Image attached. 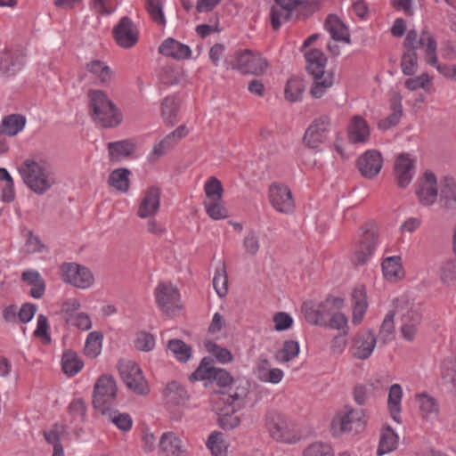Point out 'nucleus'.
Masks as SVG:
<instances>
[{
	"label": "nucleus",
	"mask_w": 456,
	"mask_h": 456,
	"mask_svg": "<svg viewBox=\"0 0 456 456\" xmlns=\"http://www.w3.org/2000/svg\"><path fill=\"white\" fill-rule=\"evenodd\" d=\"M401 256H394L387 257L382 262L384 277L389 281H395L403 277V266Z\"/></svg>",
	"instance_id": "nucleus-37"
},
{
	"label": "nucleus",
	"mask_w": 456,
	"mask_h": 456,
	"mask_svg": "<svg viewBox=\"0 0 456 456\" xmlns=\"http://www.w3.org/2000/svg\"><path fill=\"white\" fill-rule=\"evenodd\" d=\"M155 338L152 334L146 331H139L136 334L134 346L139 351L149 352L154 348Z\"/></svg>",
	"instance_id": "nucleus-59"
},
{
	"label": "nucleus",
	"mask_w": 456,
	"mask_h": 456,
	"mask_svg": "<svg viewBox=\"0 0 456 456\" xmlns=\"http://www.w3.org/2000/svg\"><path fill=\"white\" fill-rule=\"evenodd\" d=\"M155 298L158 306L165 313H169L171 307L180 308V293L176 286L172 283L160 282L155 289Z\"/></svg>",
	"instance_id": "nucleus-15"
},
{
	"label": "nucleus",
	"mask_w": 456,
	"mask_h": 456,
	"mask_svg": "<svg viewBox=\"0 0 456 456\" xmlns=\"http://www.w3.org/2000/svg\"><path fill=\"white\" fill-rule=\"evenodd\" d=\"M370 127L361 116H354L348 127V139L353 143H361L368 141Z\"/></svg>",
	"instance_id": "nucleus-31"
},
{
	"label": "nucleus",
	"mask_w": 456,
	"mask_h": 456,
	"mask_svg": "<svg viewBox=\"0 0 456 456\" xmlns=\"http://www.w3.org/2000/svg\"><path fill=\"white\" fill-rule=\"evenodd\" d=\"M356 165L362 176L371 179L380 172L383 159L379 151L369 150L358 158Z\"/></svg>",
	"instance_id": "nucleus-17"
},
{
	"label": "nucleus",
	"mask_w": 456,
	"mask_h": 456,
	"mask_svg": "<svg viewBox=\"0 0 456 456\" xmlns=\"http://www.w3.org/2000/svg\"><path fill=\"white\" fill-rule=\"evenodd\" d=\"M329 126V117L323 116L315 119L306 129L303 142L310 149H317L324 142Z\"/></svg>",
	"instance_id": "nucleus-16"
},
{
	"label": "nucleus",
	"mask_w": 456,
	"mask_h": 456,
	"mask_svg": "<svg viewBox=\"0 0 456 456\" xmlns=\"http://www.w3.org/2000/svg\"><path fill=\"white\" fill-rule=\"evenodd\" d=\"M86 69L98 78L99 84L102 86L110 85L113 78V71L102 61H92L86 64Z\"/></svg>",
	"instance_id": "nucleus-35"
},
{
	"label": "nucleus",
	"mask_w": 456,
	"mask_h": 456,
	"mask_svg": "<svg viewBox=\"0 0 456 456\" xmlns=\"http://www.w3.org/2000/svg\"><path fill=\"white\" fill-rule=\"evenodd\" d=\"M191 382L207 380L216 382L220 387H230L234 379L224 369L214 366V360L210 357H204L197 369L189 376Z\"/></svg>",
	"instance_id": "nucleus-6"
},
{
	"label": "nucleus",
	"mask_w": 456,
	"mask_h": 456,
	"mask_svg": "<svg viewBox=\"0 0 456 456\" xmlns=\"http://www.w3.org/2000/svg\"><path fill=\"white\" fill-rule=\"evenodd\" d=\"M181 77V69L174 66L163 67L159 76L160 83L167 86L179 84Z\"/></svg>",
	"instance_id": "nucleus-45"
},
{
	"label": "nucleus",
	"mask_w": 456,
	"mask_h": 456,
	"mask_svg": "<svg viewBox=\"0 0 456 456\" xmlns=\"http://www.w3.org/2000/svg\"><path fill=\"white\" fill-rule=\"evenodd\" d=\"M204 207L207 214L214 220L228 216L227 209L222 205V200H205Z\"/></svg>",
	"instance_id": "nucleus-54"
},
{
	"label": "nucleus",
	"mask_w": 456,
	"mask_h": 456,
	"mask_svg": "<svg viewBox=\"0 0 456 456\" xmlns=\"http://www.w3.org/2000/svg\"><path fill=\"white\" fill-rule=\"evenodd\" d=\"M61 271L63 281L77 288L87 289L94 283L92 272L84 265L76 263L63 264Z\"/></svg>",
	"instance_id": "nucleus-11"
},
{
	"label": "nucleus",
	"mask_w": 456,
	"mask_h": 456,
	"mask_svg": "<svg viewBox=\"0 0 456 456\" xmlns=\"http://www.w3.org/2000/svg\"><path fill=\"white\" fill-rule=\"evenodd\" d=\"M130 174L131 171L126 167L117 168L110 174L108 183L117 191L126 193L130 188Z\"/></svg>",
	"instance_id": "nucleus-36"
},
{
	"label": "nucleus",
	"mask_w": 456,
	"mask_h": 456,
	"mask_svg": "<svg viewBox=\"0 0 456 456\" xmlns=\"http://www.w3.org/2000/svg\"><path fill=\"white\" fill-rule=\"evenodd\" d=\"M69 414L74 419H79L84 421L86 419V405L83 398L73 400L68 407Z\"/></svg>",
	"instance_id": "nucleus-64"
},
{
	"label": "nucleus",
	"mask_w": 456,
	"mask_h": 456,
	"mask_svg": "<svg viewBox=\"0 0 456 456\" xmlns=\"http://www.w3.org/2000/svg\"><path fill=\"white\" fill-rule=\"evenodd\" d=\"M159 53L164 56L182 61L191 57V50L189 45L182 44L172 37H168L159 45Z\"/></svg>",
	"instance_id": "nucleus-24"
},
{
	"label": "nucleus",
	"mask_w": 456,
	"mask_h": 456,
	"mask_svg": "<svg viewBox=\"0 0 456 456\" xmlns=\"http://www.w3.org/2000/svg\"><path fill=\"white\" fill-rule=\"evenodd\" d=\"M274 2L275 4L272 6L270 12L271 24L274 30L280 28L281 18L283 20H289L298 4H306L299 0H274Z\"/></svg>",
	"instance_id": "nucleus-20"
},
{
	"label": "nucleus",
	"mask_w": 456,
	"mask_h": 456,
	"mask_svg": "<svg viewBox=\"0 0 456 456\" xmlns=\"http://www.w3.org/2000/svg\"><path fill=\"white\" fill-rule=\"evenodd\" d=\"M416 194L422 205L430 206L436 201L438 191L436 186L419 185Z\"/></svg>",
	"instance_id": "nucleus-55"
},
{
	"label": "nucleus",
	"mask_w": 456,
	"mask_h": 456,
	"mask_svg": "<svg viewBox=\"0 0 456 456\" xmlns=\"http://www.w3.org/2000/svg\"><path fill=\"white\" fill-rule=\"evenodd\" d=\"M265 426L270 436L279 442L290 443V433L286 416L281 412L271 410L265 414Z\"/></svg>",
	"instance_id": "nucleus-14"
},
{
	"label": "nucleus",
	"mask_w": 456,
	"mask_h": 456,
	"mask_svg": "<svg viewBox=\"0 0 456 456\" xmlns=\"http://www.w3.org/2000/svg\"><path fill=\"white\" fill-rule=\"evenodd\" d=\"M103 335L100 331L90 332L87 336L84 353L86 356L95 358L101 353Z\"/></svg>",
	"instance_id": "nucleus-44"
},
{
	"label": "nucleus",
	"mask_w": 456,
	"mask_h": 456,
	"mask_svg": "<svg viewBox=\"0 0 456 456\" xmlns=\"http://www.w3.org/2000/svg\"><path fill=\"white\" fill-rule=\"evenodd\" d=\"M21 280L31 286L29 295L36 298H41L45 291V282L40 273L36 270H26L21 273Z\"/></svg>",
	"instance_id": "nucleus-32"
},
{
	"label": "nucleus",
	"mask_w": 456,
	"mask_h": 456,
	"mask_svg": "<svg viewBox=\"0 0 456 456\" xmlns=\"http://www.w3.org/2000/svg\"><path fill=\"white\" fill-rule=\"evenodd\" d=\"M25 184L35 193L44 194L55 183L52 165L45 159H26L20 168Z\"/></svg>",
	"instance_id": "nucleus-2"
},
{
	"label": "nucleus",
	"mask_w": 456,
	"mask_h": 456,
	"mask_svg": "<svg viewBox=\"0 0 456 456\" xmlns=\"http://www.w3.org/2000/svg\"><path fill=\"white\" fill-rule=\"evenodd\" d=\"M403 396L402 387L398 384L390 387L388 394V409L392 419L400 423L399 414L401 412V400Z\"/></svg>",
	"instance_id": "nucleus-39"
},
{
	"label": "nucleus",
	"mask_w": 456,
	"mask_h": 456,
	"mask_svg": "<svg viewBox=\"0 0 456 456\" xmlns=\"http://www.w3.org/2000/svg\"><path fill=\"white\" fill-rule=\"evenodd\" d=\"M343 306L344 299L342 297H335L330 295L324 301L316 305H314L312 302L305 303L302 310L307 322L317 326H326L327 318L336 311H339Z\"/></svg>",
	"instance_id": "nucleus-5"
},
{
	"label": "nucleus",
	"mask_w": 456,
	"mask_h": 456,
	"mask_svg": "<svg viewBox=\"0 0 456 456\" xmlns=\"http://www.w3.org/2000/svg\"><path fill=\"white\" fill-rule=\"evenodd\" d=\"M204 191L207 197L206 200H222L223 199V185L215 176H211L207 180L204 185Z\"/></svg>",
	"instance_id": "nucleus-46"
},
{
	"label": "nucleus",
	"mask_w": 456,
	"mask_h": 456,
	"mask_svg": "<svg viewBox=\"0 0 456 456\" xmlns=\"http://www.w3.org/2000/svg\"><path fill=\"white\" fill-rule=\"evenodd\" d=\"M118 369L126 386L134 393L146 395L150 393V387L145 380L140 366L129 360H120Z\"/></svg>",
	"instance_id": "nucleus-8"
},
{
	"label": "nucleus",
	"mask_w": 456,
	"mask_h": 456,
	"mask_svg": "<svg viewBox=\"0 0 456 456\" xmlns=\"http://www.w3.org/2000/svg\"><path fill=\"white\" fill-rule=\"evenodd\" d=\"M271 205L275 210L282 214H291L295 208V203L290 189L284 183H273L268 191Z\"/></svg>",
	"instance_id": "nucleus-10"
},
{
	"label": "nucleus",
	"mask_w": 456,
	"mask_h": 456,
	"mask_svg": "<svg viewBox=\"0 0 456 456\" xmlns=\"http://www.w3.org/2000/svg\"><path fill=\"white\" fill-rule=\"evenodd\" d=\"M324 26L333 40L350 44L348 28L336 14H329Z\"/></svg>",
	"instance_id": "nucleus-27"
},
{
	"label": "nucleus",
	"mask_w": 456,
	"mask_h": 456,
	"mask_svg": "<svg viewBox=\"0 0 456 456\" xmlns=\"http://www.w3.org/2000/svg\"><path fill=\"white\" fill-rule=\"evenodd\" d=\"M205 347L215 358L221 363H228L233 360V355L230 350L222 347L213 341H207Z\"/></svg>",
	"instance_id": "nucleus-47"
},
{
	"label": "nucleus",
	"mask_w": 456,
	"mask_h": 456,
	"mask_svg": "<svg viewBox=\"0 0 456 456\" xmlns=\"http://www.w3.org/2000/svg\"><path fill=\"white\" fill-rule=\"evenodd\" d=\"M107 147L110 162H118L122 159H126L133 155L135 151L136 144L133 140L126 139L109 142Z\"/></svg>",
	"instance_id": "nucleus-25"
},
{
	"label": "nucleus",
	"mask_w": 456,
	"mask_h": 456,
	"mask_svg": "<svg viewBox=\"0 0 456 456\" xmlns=\"http://www.w3.org/2000/svg\"><path fill=\"white\" fill-rule=\"evenodd\" d=\"M398 443V436L395 433L390 426H387L382 429L379 444L378 447V455H384L396 449Z\"/></svg>",
	"instance_id": "nucleus-38"
},
{
	"label": "nucleus",
	"mask_w": 456,
	"mask_h": 456,
	"mask_svg": "<svg viewBox=\"0 0 456 456\" xmlns=\"http://www.w3.org/2000/svg\"><path fill=\"white\" fill-rule=\"evenodd\" d=\"M395 315V311H389L381 326L379 329V338L383 345H385L387 340L389 339V337L394 333L395 331V323H394V318Z\"/></svg>",
	"instance_id": "nucleus-58"
},
{
	"label": "nucleus",
	"mask_w": 456,
	"mask_h": 456,
	"mask_svg": "<svg viewBox=\"0 0 456 456\" xmlns=\"http://www.w3.org/2000/svg\"><path fill=\"white\" fill-rule=\"evenodd\" d=\"M88 109L92 120L103 128L119 126L123 115L118 106L109 98L106 92L89 89L87 92Z\"/></svg>",
	"instance_id": "nucleus-1"
},
{
	"label": "nucleus",
	"mask_w": 456,
	"mask_h": 456,
	"mask_svg": "<svg viewBox=\"0 0 456 456\" xmlns=\"http://www.w3.org/2000/svg\"><path fill=\"white\" fill-rule=\"evenodd\" d=\"M346 411L341 415L337 416L331 423L332 430L337 433L338 428L339 433L348 432L358 434L365 428L366 421L364 420L363 410H354L346 408Z\"/></svg>",
	"instance_id": "nucleus-9"
},
{
	"label": "nucleus",
	"mask_w": 456,
	"mask_h": 456,
	"mask_svg": "<svg viewBox=\"0 0 456 456\" xmlns=\"http://www.w3.org/2000/svg\"><path fill=\"white\" fill-rule=\"evenodd\" d=\"M368 224L362 226V236L359 240L354 251V263L356 265L367 263L371 256L379 239V233L374 226L367 227Z\"/></svg>",
	"instance_id": "nucleus-13"
},
{
	"label": "nucleus",
	"mask_w": 456,
	"mask_h": 456,
	"mask_svg": "<svg viewBox=\"0 0 456 456\" xmlns=\"http://www.w3.org/2000/svg\"><path fill=\"white\" fill-rule=\"evenodd\" d=\"M415 161L408 153H401L397 156L394 165V174L398 187L406 188L413 178Z\"/></svg>",
	"instance_id": "nucleus-19"
},
{
	"label": "nucleus",
	"mask_w": 456,
	"mask_h": 456,
	"mask_svg": "<svg viewBox=\"0 0 456 456\" xmlns=\"http://www.w3.org/2000/svg\"><path fill=\"white\" fill-rule=\"evenodd\" d=\"M48 329L49 324L47 317L44 314H39L37 316V326L33 335L34 337L40 338L44 345H49L52 342Z\"/></svg>",
	"instance_id": "nucleus-56"
},
{
	"label": "nucleus",
	"mask_w": 456,
	"mask_h": 456,
	"mask_svg": "<svg viewBox=\"0 0 456 456\" xmlns=\"http://www.w3.org/2000/svg\"><path fill=\"white\" fill-rule=\"evenodd\" d=\"M26 125V118L21 114L5 116L0 124V134L6 136L18 134Z\"/></svg>",
	"instance_id": "nucleus-33"
},
{
	"label": "nucleus",
	"mask_w": 456,
	"mask_h": 456,
	"mask_svg": "<svg viewBox=\"0 0 456 456\" xmlns=\"http://www.w3.org/2000/svg\"><path fill=\"white\" fill-rule=\"evenodd\" d=\"M324 26L333 40L350 44L348 28L336 14H329Z\"/></svg>",
	"instance_id": "nucleus-28"
},
{
	"label": "nucleus",
	"mask_w": 456,
	"mask_h": 456,
	"mask_svg": "<svg viewBox=\"0 0 456 456\" xmlns=\"http://www.w3.org/2000/svg\"><path fill=\"white\" fill-rule=\"evenodd\" d=\"M418 54L417 52H404L402 56L401 69L404 75L412 76L417 71Z\"/></svg>",
	"instance_id": "nucleus-53"
},
{
	"label": "nucleus",
	"mask_w": 456,
	"mask_h": 456,
	"mask_svg": "<svg viewBox=\"0 0 456 456\" xmlns=\"http://www.w3.org/2000/svg\"><path fill=\"white\" fill-rule=\"evenodd\" d=\"M228 278L227 273L224 264H223L221 269H217L216 271L214 279H213V286L216 289L217 295L220 297H224L226 296L228 292Z\"/></svg>",
	"instance_id": "nucleus-51"
},
{
	"label": "nucleus",
	"mask_w": 456,
	"mask_h": 456,
	"mask_svg": "<svg viewBox=\"0 0 456 456\" xmlns=\"http://www.w3.org/2000/svg\"><path fill=\"white\" fill-rule=\"evenodd\" d=\"M249 388V382L244 379H237L231 384L226 392V403L232 407V412H236L244 406ZM222 394L225 395V393Z\"/></svg>",
	"instance_id": "nucleus-22"
},
{
	"label": "nucleus",
	"mask_w": 456,
	"mask_h": 456,
	"mask_svg": "<svg viewBox=\"0 0 456 456\" xmlns=\"http://www.w3.org/2000/svg\"><path fill=\"white\" fill-rule=\"evenodd\" d=\"M395 313L401 315L402 323L419 325L422 319L420 312L407 301L396 306Z\"/></svg>",
	"instance_id": "nucleus-43"
},
{
	"label": "nucleus",
	"mask_w": 456,
	"mask_h": 456,
	"mask_svg": "<svg viewBox=\"0 0 456 456\" xmlns=\"http://www.w3.org/2000/svg\"><path fill=\"white\" fill-rule=\"evenodd\" d=\"M231 64L232 69H238L242 74L255 76L264 75L269 66L267 60L260 53H253L248 49L236 51Z\"/></svg>",
	"instance_id": "nucleus-7"
},
{
	"label": "nucleus",
	"mask_w": 456,
	"mask_h": 456,
	"mask_svg": "<svg viewBox=\"0 0 456 456\" xmlns=\"http://www.w3.org/2000/svg\"><path fill=\"white\" fill-rule=\"evenodd\" d=\"M223 434L221 432H213L208 439L207 446L211 451L213 456H226V447L224 445Z\"/></svg>",
	"instance_id": "nucleus-52"
},
{
	"label": "nucleus",
	"mask_w": 456,
	"mask_h": 456,
	"mask_svg": "<svg viewBox=\"0 0 456 456\" xmlns=\"http://www.w3.org/2000/svg\"><path fill=\"white\" fill-rule=\"evenodd\" d=\"M66 322L82 330H88L92 327L91 319L86 313L70 314L66 318Z\"/></svg>",
	"instance_id": "nucleus-61"
},
{
	"label": "nucleus",
	"mask_w": 456,
	"mask_h": 456,
	"mask_svg": "<svg viewBox=\"0 0 456 456\" xmlns=\"http://www.w3.org/2000/svg\"><path fill=\"white\" fill-rule=\"evenodd\" d=\"M118 387L111 375H102L96 381L93 392V407L105 416L110 413L117 401Z\"/></svg>",
	"instance_id": "nucleus-4"
},
{
	"label": "nucleus",
	"mask_w": 456,
	"mask_h": 456,
	"mask_svg": "<svg viewBox=\"0 0 456 456\" xmlns=\"http://www.w3.org/2000/svg\"><path fill=\"white\" fill-rule=\"evenodd\" d=\"M113 37L122 48H131L139 40V30L134 21L127 16L122 17L113 28Z\"/></svg>",
	"instance_id": "nucleus-12"
},
{
	"label": "nucleus",
	"mask_w": 456,
	"mask_h": 456,
	"mask_svg": "<svg viewBox=\"0 0 456 456\" xmlns=\"http://www.w3.org/2000/svg\"><path fill=\"white\" fill-rule=\"evenodd\" d=\"M180 104L181 102L175 95L167 96L162 100L160 104L161 116L167 126L173 127L176 125Z\"/></svg>",
	"instance_id": "nucleus-30"
},
{
	"label": "nucleus",
	"mask_w": 456,
	"mask_h": 456,
	"mask_svg": "<svg viewBox=\"0 0 456 456\" xmlns=\"http://www.w3.org/2000/svg\"><path fill=\"white\" fill-rule=\"evenodd\" d=\"M113 413L114 415L111 414V411L108 413L112 423H114L120 430L124 432L131 429L133 420L129 414L118 413V411H113Z\"/></svg>",
	"instance_id": "nucleus-62"
},
{
	"label": "nucleus",
	"mask_w": 456,
	"mask_h": 456,
	"mask_svg": "<svg viewBox=\"0 0 456 456\" xmlns=\"http://www.w3.org/2000/svg\"><path fill=\"white\" fill-rule=\"evenodd\" d=\"M304 56L306 61L305 69L314 78L310 94L312 97L319 99L328 88L332 86L334 75L331 72L325 73L327 57L322 50L313 48L305 52Z\"/></svg>",
	"instance_id": "nucleus-3"
},
{
	"label": "nucleus",
	"mask_w": 456,
	"mask_h": 456,
	"mask_svg": "<svg viewBox=\"0 0 456 456\" xmlns=\"http://www.w3.org/2000/svg\"><path fill=\"white\" fill-rule=\"evenodd\" d=\"M273 321L275 323L274 330L277 331L287 330L293 325L292 317L285 312H278L273 317Z\"/></svg>",
	"instance_id": "nucleus-63"
},
{
	"label": "nucleus",
	"mask_w": 456,
	"mask_h": 456,
	"mask_svg": "<svg viewBox=\"0 0 456 456\" xmlns=\"http://www.w3.org/2000/svg\"><path fill=\"white\" fill-rule=\"evenodd\" d=\"M299 354V344L295 340H286L282 348L276 354V358L282 362H288Z\"/></svg>",
	"instance_id": "nucleus-48"
},
{
	"label": "nucleus",
	"mask_w": 456,
	"mask_h": 456,
	"mask_svg": "<svg viewBox=\"0 0 456 456\" xmlns=\"http://www.w3.org/2000/svg\"><path fill=\"white\" fill-rule=\"evenodd\" d=\"M439 204L444 209L456 208V180L451 175H444L440 180Z\"/></svg>",
	"instance_id": "nucleus-23"
},
{
	"label": "nucleus",
	"mask_w": 456,
	"mask_h": 456,
	"mask_svg": "<svg viewBox=\"0 0 456 456\" xmlns=\"http://www.w3.org/2000/svg\"><path fill=\"white\" fill-rule=\"evenodd\" d=\"M377 338L371 330L358 332L354 338L353 356L358 360L368 359L376 346Z\"/></svg>",
	"instance_id": "nucleus-18"
},
{
	"label": "nucleus",
	"mask_w": 456,
	"mask_h": 456,
	"mask_svg": "<svg viewBox=\"0 0 456 456\" xmlns=\"http://www.w3.org/2000/svg\"><path fill=\"white\" fill-rule=\"evenodd\" d=\"M83 366L84 362L76 352L69 350L63 354L61 358V368L63 372L68 376L76 375Z\"/></svg>",
	"instance_id": "nucleus-42"
},
{
	"label": "nucleus",
	"mask_w": 456,
	"mask_h": 456,
	"mask_svg": "<svg viewBox=\"0 0 456 456\" xmlns=\"http://www.w3.org/2000/svg\"><path fill=\"white\" fill-rule=\"evenodd\" d=\"M353 301V317L352 322L354 324H359L368 307L367 294L364 286H356L352 293Z\"/></svg>",
	"instance_id": "nucleus-26"
},
{
	"label": "nucleus",
	"mask_w": 456,
	"mask_h": 456,
	"mask_svg": "<svg viewBox=\"0 0 456 456\" xmlns=\"http://www.w3.org/2000/svg\"><path fill=\"white\" fill-rule=\"evenodd\" d=\"M304 456H335V454L330 444L316 442L305 449Z\"/></svg>",
	"instance_id": "nucleus-57"
},
{
	"label": "nucleus",
	"mask_w": 456,
	"mask_h": 456,
	"mask_svg": "<svg viewBox=\"0 0 456 456\" xmlns=\"http://www.w3.org/2000/svg\"><path fill=\"white\" fill-rule=\"evenodd\" d=\"M2 173V181L6 182V185L2 190V200L4 202H12L15 198L13 180L5 168H0Z\"/></svg>",
	"instance_id": "nucleus-60"
},
{
	"label": "nucleus",
	"mask_w": 456,
	"mask_h": 456,
	"mask_svg": "<svg viewBox=\"0 0 456 456\" xmlns=\"http://www.w3.org/2000/svg\"><path fill=\"white\" fill-rule=\"evenodd\" d=\"M167 349L170 350L175 358L182 363L187 362L191 357V346L182 339H170L167 342Z\"/></svg>",
	"instance_id": "nucleus-41"
},
{
	"label": "nucleus",
	"mask_w": 456,
	"mask_h": 456,
	"mask_svg": "<svg viewBox=\"0 0 456 456\" xmlns=\"http://www.w3.org/2000/svg\"><path fill=\"white\" fill-rule=\"evenodd\" d=\"M145 8L155 23L158 25L166 24L161 0H146Z\"/></svg>",
	"instance_id": "nucleus-49"
},
{
	"label": "nucleus",
	"mask_w": 456,
	"mask_h": 456,
	"mask_svg": "<svg viewBox=\"0 0 456 456\" xmlns=\"http://www.w3.org/2000/svg\"><path fill=\"white\" fill-rule=\"evenodd\" d=\"M161 190L158 186H151L145 191L137 210V216L145 219L155 216L160 208Z\"/></svg>",
	"instance_id": "nucleus-21"
},
{
	"label": "nucleus",
	"mask_w": 456,
	"mask_h": 456,
	"mask_svg": "<svg viewBox=\"0 0 456 456\" xmlns=\"http://www.w3.org/2000/svg\"><path fill=\"white\" fill-rule=\"evenodd\" d=\"M164 396L167 403L172 405L183 404L189 399L185 387L177 381H171L167 385Z\"/></svg>",
	"instance_id": "nucleus-34"
},
{
	"label": "nucleus",
	"mask_w": 456,
	"mask_h": 456,
	"mask_svg": "<svg viewBox=\"0 0 456 456\" xmlns=\"http://www.w3.org/2000/svg\"><path fill=\"white\" fill-rule=\"evenodd\" d=\"M305 86L302 78L298 77H290L286 84L284 94L287 101L296 102L302 99Z\"/></svg>",
	"instance_id": "nucleus-40"
},
{
	"label": "nucleus",
	"mask_w": 456,
	"mask_h": 456,
	"mask_svg": "<svg viewBox=\"0 0 456 456\" xmlns=\"http://www.w3.org/2000/svg\"><path fill=\"white\" fill-rule=\"evenodd\" d=\"M417 398L419 403V409L424 418H428L431 414L436 415L438 413V404L434 397L424 393L418 395Z\"/></svg>",
	"instance_id": "nucleus-50"
},
{
	"label": "nucleus",
	"mask_w": 456,
	"mask_h": 456,
	"mask_svg": "<svg viewBox=\"0 0 456 456\" xmlns=\"http://www.w3.org/2000/svg\"><path fill=\"white\" fill-rule=\"evenodd\" d=\"M159 449L167 456H185L182 441L174 432L163 433L159 438Z\"/></svg>",
	"instance_id": "nucleus-29"
}]
</instances>
